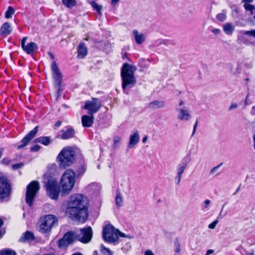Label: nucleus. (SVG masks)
Masks as SVG:
<instances>
[{"label":"nucleus","mask_w":255,"mask_h":255,"mask_svg":"<svg viewBox=\"0 0 255 255\" xmlns=\"http://www.w3.org/2000/svg\"><path fill=\"white\" fill-rule=\"evenodd\" d=\"M35 143H40L44 145H49L51 142V138L50 136H40L35 138L33 140Z\"/></svg>","instance_id":"obj_24"},{"label":"nucleus","mask_w":255,"mask_h":255,"mask_svg":"<svg viewBox=\"0 0 255 255\" xmlns=\"http://www.w3.org/2000/svg\"><path fill=\"white\" fill-rule=\"evenodd\" d=\"M165 107V102L163 101L155 100L149 103V109L154 110L158 109L164 108Z\"/></svg>","instance_id":"obj_17"},{"label":"nucleus","mask_w":255,"mask_h":255,"mask_svg":"<svg viewBox=\"0 0 255 255\" xmlns=\"http://www.w3.org/2000/svg\"><path fill=\"white\" fill-rule=\"evenodd\" d=\"M15 10L13 7L9 6L8 7L7 10L5 12V17L6 18H10L12 17V15L14 13Z\"/></svg>","instance_id":"obj_32"},{"label":"nucleus","mask_w":255,"mask_h":255,"mask_svg":"<svg viewBox=\"0 0 255 255\" xmlns=\"http://www.w3.org/2000/svg\"><path fill=\"white\" fill-rule=\"evenodd\" d=\"M216 17L219 21H223L226 19V16L224 13H220L217 14Z\"/></svg>","instance_id":"obj_40"},{"label":"nucleus","mask_w":255,"mask_h":255,"mask_svg":"<svg viewBox=\"0 0 255 255\" xmlns=\"http://www.w3.org/2000/svg\"><path fill=\"white\" fill-rule=\"evenodd\" d=\"M253 0H242V2H245V3H246V2H253Z\"/></svg>","instance_id":"obj_61"},{"label":"nucleus","mask_w":255,"mask_h":255,"mask_svg":"<svg viewBox=\"0 0 255 255\" xmlns=\"http://www.w3.org/2000/svg\"><path fill=\"white\" fill-rule=\"evenodd\" d=\"M0 255H16V254L11 249H6L0 251Z\"/></svg>","instance_id":"obj_31"},{"label":"nucleus","mask_w":255,"mask_h":255,"mask_svg":"<svg viewBox=\"0 0 255 255\" xmlns=\"http://www.w3.org/2000/svg\"><path fill=\"white\" fill-rule=\"evenodd\" d=\"M211 203V201L209 199H206L204 201V204H205V206L204 207V209H206L208 207V205H209Z\"/></svg>","instance_id":"obj_50"},{"label":"nucleus","mask_w":255,"mask_h":255,"mask_svg":"<svg viewBox=\"0 0 255 255\" xmlns=\"http://www.w3.org/2000/svg\"><path fill=\"white\" fill-rule=\"evenodd\" d=\"M116 206L117 208L122 207L123 205V199L119 189L117 190L115 198Z\"/></svg>","instance_id":"obj_26"},{"label":"nucleus","mask_w":255,"mask_h":255,"mask_svg":"<svg viewBox=\"0 0 255 255\" xmlns=\"http://www.w3.org/2000/svg\"><path fill=\"white\" fill-rule=\"evenodd\" d=\"M23 165L24 164L22 162L17 163L12 165V169L13 170H16L19 168H21L22 167H23Z\"/></svg>","instance_id":"obj_39"},{"label":"nucleus","mask_w":255,"mask_h":255,"mask_svg":"<svg viewBox=\"0 0 255 255\" xmlns=\"http://www.w3.org/2000/svg\"><path fill=\"white\" fill-rule=\"evenodd\" d=\"M102 231V238L104 241L114 245H118L119 230L107 222H105Z\"/></svg>","instance_id":"obj_7"},{"label":"nucleus","mask_w":255,"mask_h":255,"mask_svg":"<svg viewBox=\"0 0 255 255\" xmlns=\"http://www.w3.org/2000/svg\"><path fill=\"white\" fill-rule=\"evenodd\" d=\"M63 4L68 8H71L76 5L75 0H62Z\"/></svg>","instance_id":"obj_30"},{"label":"nucleus","mask_w":255,"mask_h":255,"mask_svg":"<svg viewBox=\"0 0 255 255\" xmlns=\"http://www.w3.org/2000/svg\"><path fill=\"white\" fill-rule=\"evenodd\" d=\"M34 239V234L32 232L30 231H26L23 234L22 236L20 237L19 239V241L20 242H25L32 241Z\"/></svg>","instance_id":"obj_25"},{"label":"nucleus","mask_w":255,"mask_h":255,"mask_svg":"<svg viewBox=\"0 0 255 255\" xmlns=\"http://www.w3.org/2000/svg\"><path fill=\"white\" fill-rule=\"evenodd\" d=\"M27 39V38L26 37H24L22 39L21 43V45L22 48H24V47L26 45L25 44V42H26Z\"/></svg>","instance_id":"obj_49"},{"label":"nucleus","mask_w":255,"mask_h":255,"mask_svg":"<svg viewBox=\"0 0 255 255\" xmlns=\"http://www.w3.org/2000/svg\"><path fill=\"white\" fill-rule=\"evenodd\" d=\"M121 140V138L119 136H115L114 138V143L112 145V147L114 149H116L117 147L119 146L120 141Z\"/></svg>","instance_id":"obj_34"},{"label":"nucleus","mask_w":255,"mask_h":255,"mask_svg":"<svg viewBox=\"0 0 255 255\" xmlns=\"http://www.w3.org/2000/svg\"><path fill=\"white\" fill-rule=\"evenodd\" d=\"M43 180L48 196L52 199L57 200L59 195L60 187L56 180L50 173L45 174Z\"/></svg>","instance_id":"obj_5"},{"label":"nucleus","mask_w":255,"mask_h":255,"mask_svg":"<svg viewBox=\"0 0 255 255\" xmlns=\"http://www.w3.org/2000/svg\"><path fill=\"white\" fill-rule=\"evenodd\" d=\"M183 104H184V102L182 100H179V104H178L179 106V107L182 106L183 105Z\"/></svg>","instance_id":"obj_63"},{"label":"nucleus","mask_w":255,"mask_h":255,"mask_svg":"<svg viewBox=\"0 0 255 255\" xmlns=\"http://www.w3.org/2000/svg\"><path fill=\"white\" fill-rule=\"evenodd\" d=\"M230 66L231 71L233 75L236 76L241 73L242 69L240 65L238 64L235 67L232 64H230Z\"/></svg>","instance_id":"obj_29"},{"label":"nucleus","mask_w":255,"mask_h":255,"mask_svg":"<svg viewBox=\"0 0 255 255\" xmlns=\"http://www.w3.org/2000/svg\"><path fill=\"white\" fill-rule=\"evenodd\" d=\"M220 30L219 29L215 28L212 29L211 31L215 34H218L220 32Z\"/></svg>","instance_id":"obj_54"},{"label":"nucleus","mask_w":255,"mask_h":255,"mask_svg":"<svg viewBox=\"0 0 255 255\" xmlns=\"http://www.w3.org/2000/svg\"><path fill=\"white\" fill-rule=\"evenodd\" d=\"M120 0H111V3L112 4H114L119 2Z\"/></svg>","instance_id":"obj_62"},{"label":"nucleus","mask_w":255,"mask_h":255,"mask_svg":"<svg viewBox=\"0 0 255 255\" xmlns=\"http://www.w3.org/2000/svg\"><path fill=\"white\" fill-rule=\"evenodd\" d=\"M119 237H121L122 238H126V237H127V235H126L125 234H124L119 231V234H118V241L119 240ZM119 242L118 241V243Z\"/></svg>","instance_id":"obj_52"},{"label":"nucleus","mask_w":255,"mask_h":255,"mask_svg":"<svg viewBox=\"0 0 255 255\" xmlns=\"http://www.w3.org/2000/svg\"><path fill=\"white\" fill-rule=\"evenodd\" d=\"M11 186L8 179L4 176H0V199L8 197L10 193Z\"/></svg>","instance_id":"obj_11"},{"label":"nucleus","mask_w":255,"mask_h":255,"mask_svg":"<svg viewBox=\"0 0 255 255\" xmlns=\"http://www.w3.org/2000/svg\"><path fill=\"white\" fill-rule=\"evenodd\" d=\"M219 221L218 219H216L214 221H213L212 223L209 225L208 228L211 229H214L215 227L217 224L218 223Z\"/></svg>","instance_id":"obj_43"},{"label":"nucleus","mask_w":255,"mask_h":255,"mask_svg":"<svg viewBox=\"0 0 255 255\" xmlns=\"http://www.w3.org/2000/svg\"><path fill=\"white\" fill-rule=\"evenodd\" d=\"M243 33L245 35L251 36L255 38V29L248 31H244Z\"/></svg>","instance_id":"obj_38"},{"label":"nucleus","mask_w":255,"mask_h":255,"mask_svg":"<svg viewBox=\"0 0 255 255\" xmlns=\"http://www.w3.org/2000/svg\"><path fill=\"white\" fill-rule=\"evenodd\" d=\"M48 54L52 60H53L54 59V56L52 53L49 52Z\"/></svg>","instance_id":"obj_59"},{"label":"nucleus","mask_w":255,"mask_h":255,"mask_svg":"<svg viewBox=\"0 0 255 255\" xmlns=\"http://www.w3.org/2000/svg\"><path fill=\"white\" fill-rule=\"evenodd\" d=\"M139 140V135L137 131L135 132L133 134L130 135L129 137V141L128 145L129 148L133 147L138 143Z\"/></svg>","instance_id":"obj_19"},{"label":"nucleus","mask_w":255,"mask_h":255,"mask_svg":"<svg viewBox=\"0 0 255 255\" xmlns=\"http://www.w3.org/2000/svg\"><path fill=\"white\" fill-rule=\"evenodd\" d=\"M197 125H198V121H196L194 125V127H193V132H192V135H194L195 131H196V128H197Z\"/></svg>","instance_id":"obj_51"},{"label":"nucleus","mask_w":255,"mask_h":255,"mask_svg":"<svg viewBox=\"0 0 255 255\" xmlns=\"http://www.w3.org/2000/svg\"><path fill=\"white\" fill-rule=\"evenodd\" d=\"M40 146L38 144H35L31 146L30 150L32 152H37L40 150Z\"/></svg>","instance_id":"obj_42"},{"label":"nucleus","mask_w":255,"mask_h":255,"mask_svg":"<svg viewBox=\"0 0 255 255\" xmlns=\"http://www.w3.org/2000/svg\"><path fill=\"white\" fill-rule=\"evenodd\" d=\"M88 2L91 4L93 8L96 9V1L95 0H87Z\"/></svg>","instance_id":"obj_48"},{"label":"nucleus","mask_w":255,"mask_h":255,"mask_svg":"<svg viewBox=\"0 0 255 255\" xmlns=\"http://www.w3.org/2000/svg\"><path fill=\"white\" fill-rule=\"evenodd\" d=\"M225 206V204H224V205H223L222 206V209H221V210L220 211V213L218 215V216L217 219H218H218H222L224 217V215H222V212H223V209H224Z\"/></svg>","instance_id":"obj_45"},{"label":"nucleus","mask_w":255,"mask_h":255,"mask_svg":"<svg viewBox=\"0 0 255 255\" xmlns=\"http://www.w3.org/2000/svg\"><path fill=\"white\" fill-rule=\"evenodd\" d=\"M176 110L179 113L177 116L179 120L187 121L190 118L191 115L188 110L179 107L177 108Z\"/></svg>","instance_id":"obj_16"},{"label":"nucleus","mask_w":255,"mask_h":255,"mask_svg":"<svg viewBox=\"0 0 255 255\" xmlns=\"http://www.w3.org/2000/svg\"><path fill=\"white\" fill-rule=\"evenodd\" d=\"M240 190V185L237 188L235 192L233 193V195H236Z\"/></svg>","instance_id":"obj_60"},{"label":"nucleus","mask_w":255,"mask_h":255,"mask_svg":"<svg viewBox=\"0 0 255 255\" xmlns=\"http://www.w3.org/2000/svg\"><path fill=\"white\" fill-rule=\"evenodd\" d=\"M224 31L228 35L231 34L235 30L234 27L230 23H227L223 26Z\"/></svg>","instance_id":"obj_27"},{"label":"nucleus","mask_w":255,"mask_h":255,"mask_svg":"<svg viewBox=\"0 0 255 255\" xmlns=\"http://www.w3.org/2000/svg\"><path fill=\"white\" fill-rule=\"evenodd\" d=\"M12 31V28L9 23L6 22L3 24L1 28L0 35L6 36L9 35Z\"/></svg>","instance_id":"obj_21"},{"label":"nucleus","mask_w":255,"mask_h":255,"mask_svg":"<svg viewBox=\"0 0 255 255\" xmlns=\"http://www.w3.org/2000/svg\"><path fill=\"white\" fill-rule=\"evenodd\" d=\"M38 49L37 45L33 42H31L26 45L24 48H22L27 54L31 55L34 53Z\"/></svg>","instance_id":"obj_18"},{"label":"nucleus","mask_w":255,"mask_h":255,"mask_svg":"<svg viewBox=\"0 0 255 255\" xmlns=\"http://www.w3.org/2000/svg\"><path fill=\"white\" fill-rule=\"evenodd\" d=\"M61 86H59V89L58 88H55L56 90L57 98H58L61 95Z\"/></svg>","instance_id":"obj_46"},{"label":"nucleus","mask_w":255,"mask_h":255,"mask_svg":"<svg viewBox=\"0 0 255 255\" xmlns=\"http://www.w3.org/2000/svg\"><path fill=\"white\" fill-rule=\"evenodd\" d=\"M76 173L72 169H67L63 174L60 183L62 196L68 195L73 188L75 183Z\"/></svg>","instance_id":"obj_6"},{"label":"nucleus","mask_w":255,"mask_h":255,"mask_svg":"<svg viewBox=\"0 0 255 255\" xmlns=\"http://www.w3.org/2000/svg\"><path fill=\"white\" fill-rule=\"evenodd\" d=\"M62 134L61 136V138L63 139H67L74 137L75 131L74 128H70L66 130H62Z\"/></svg>","instance_id":"obj_22"},{"label":"nucleus","mask_w":255,"mask_h":255,"mask_svg":"<svg viewBox=\"0 0 255 255\" xmlns=\"http://www.w3.org/2000/svg\"><path fill=\"white\" fill-rule=\"evenodd\" d=\"M100 252L102 255H113V253L109 248H106L103 244L100 247Z\"/></svg>","instance_id":"obj_28"},{"label":"nucleus","mask_w":255,"mask_h":255,"mask_svg":"<svg viewBox=\"0 0 255 255\" xmlns=\"http://www.w3.org/2000/svg\"><path fill=\"white\" fill-rule=\"evenodd\" d=\"M51 68L52 71V77L54 80V88H58L59 89V86H61V82L63 78L62 75L60 72L55 61H53L52 63Z\"/></svg>","instance_id":"obj_13"},{"label":"nucleus","mask_w":255,"mask_h":255,"mask_svg":"<svg viewBox=\"0 0 255 255\" xmlns=\"http://www.w3.org/2000/svg\"><path fill=\"white\" fill-rule=\"evenodd\" d=\"M251 114L253 116H255V106L252 108Z\"/></svg>","instance_id":"obj_56"},{"label":"nucleus","mask_w":255,"mask_h":255,"mask_svg":"<svg viewBox=\"0 0 255 255\" xmlns=\"http://www.w3.org/2000/svg\"><path fill=\"white\" fill-rule=\"evenodd\" d=\"M102 6L97 4V17L99 16V19L101 20L103 14L101 12Z\"/></svg>","instance_id":"obj_37"},{"label":"nucleus","mask_w":255,"mask_h":255,"mask_svg":"<svg viewBox=\"0 0 255 255\" xmlns=\"http://www.w3.org/2000/svg\"><path fill=\"white\" fill-rule=\"evenodd\" d=\"M134 40L137 44H141L145 41V36L143 33H139L137 30H133L132 31Z\"/></svg>","instance_id":"obj_23"},{"label":"nucleus","mask_w":255,"mask_h":255,"mask_svg":"<svg viewBox=\"0 0 255 255\" xmlns=\"http://www.w3.org/2000/svg\"><path fill=\"white\" fill-rule=\"evenodd\" d=\"M145 255H154V254L152 251L150 250H147L145 251Z\"/></svg>","instance_id":"obj_55"},{"label":"nucleus","mask_w":255,"mask_h":255,"mask_svg":"<svg viewBox=\"0 0 255 255\" xmlns=\"http://www.w3.org/2000/svg\"><path fill=\"white\" fill-rule=\"evenodd\" d=\"M175 252L179 253L180 251V245L178 241V239L176 238L174 241Z\"/></svg>","instance_id":"obj_36"},{"label":"nucleus","mask_w":255,"mask_h":255,"mask_svg":"<svg viewBox=\"0 0 255 255\" xmlns=\"http://www.w3.org/2000/svg\"><path fill=\"white\" fill-rule=\"evenodd\" d=\"M38 127H35L32 130L30 131L20 141V142L22 143L20 145H18L17 146V149H21L25 146H26L30 141L33 139L37 134L38 132Z\"/></svg>","instance_id":"obj_14"},{"label":"nucleus","mask_w":255,"mask_h":255,"mask_svg":"<svg viewBox=\"0 0 255 255\" xmlns=\"http://www.w3.org/2000/svg\"><path fill=\"white\" fill-rule=\"evenodd\" d=\"M11 161V160L8 158H4L1 160L0 162L3 165H8L10 163Z\"/></svg>","instance_id":"obj_41"},{"label":"nucleus","mask_w":255,"mask_h":255,"mask_svg":"<svg viewBox=\"0 0 255 255\" xmlns=\"http://www.w3.org/2000/svg\"><path fill=\"white\" fill-rule=\"evenodd\" d=\"M57 225L58 220L56 217L53 215H47L41 220L39 231L43 234H49L51 229Z\"/></svg>","instance_id":"obj_9"},{"label":"nucleus","mask_w":255,"mask_h":255,"mask_svg":"<svg viewBox=\"0 0 255 255\" xmlns=\"http://www.w3.org/2000/svg\"><path fill=\"white\" fill-rule=\"evenodd\" d=\"M222 163H221V164H220L219 165H218V166H216L214 167H213L210 171V173L211 174H214L216 171H217V170L219 168V167L220 166H221L222 165Z\"/></svg>","instance_id":"obj_44"},{"label":"nucleus","mask_w":255,"mask_h":255,"mask_svg":"<svg viewBox=\"0 0 255 255\" xmlns=\"http://www.w3.org/2000/svg\"><path fill=\"white\" fill-rule=\"evenodd\" d=\"M244 7L246 10L250 11L251 14H253V10L255 9V6L249 3H245Z\"/></svg>","instance_id":"obj_33"},{"label":"nucleus","mask_w":255,"mask_h":255,"mask_svg":"<svg viewBox=\"0 0 255 255\" xmlns=\"http://www.w3.org/2000/svg\"><path fill=\"white\" fill-rule=\"evenodd\" d=\"M75 148L72 147L63 148L58 154L56 160L60 168L65 169L72 165L76 161Z\"/></svg>","instance_id":"obj_4"},{"label":"nucleus","mask_w":255,"mask_h":255,"mask_svg":"<svg viewBox=\"0 0 255 255\" xmlns=\"http://www.w3.org/2000/svg\"><path fill=\"white\" fill-rule=\"evenodd\" d=\"M102 201L101 198H99L98 201V203H97V206H98L99 207H100L102 205Z\"/></svg>","instance_id":"obj_57"},{"label":"nucleus","mask_w":255,"mask_h":255,"mask_svg":"<svg viewBox=\"0 0 255 255\" xmlns=\"http://www.w3.org/2000/svg\"><path fill=\"white\" fill-rule=\"evenodd\" d=\"M214 253V250L210 249L207 251L206 255H212Z\"/></svg>","instance_id":"obj_53"},{"label":"nucleus","mask_w":255,"mask_h":255,"mask_svg":"<svg viewBox=\"0 0 255 255\" xmlns=\"http://www.w3.org/2000/svg\"><path fill=\"white\" fill-rule=\"evenodd\" d=\"M95 99L93 98V101H87L84 106V109L88 110V114L90 116L84 115L82 117V123L84 127H90L93 124V114L96 113Z\"/></svg>","instance_id":"obj_8"},{"label":"nucleus","mask_w":255,"mask_h":255,"mask_svg":"<svg viewBox=\"0 0 255 255\" xmlns=\"http://www.w3.org/2000/svg\"><path fill=\"white\" fill-rule=\"evenodd\" d=\"M86 171V168L83 165H81L76 171V175L77 176L83 175Z\"/></svg>","instance_id":"obj_35"},{"label":"nucleus","mask_w":255,"mask_h":255,"mask_svg":"<svg viewBox=\"0 0 255 255\" xmlns=\"http://www.w3.org/2000/svg\"><path fill=\"white\" fill-rule=\"evenodd\" d=\"M61 125V122L60 121H57V122H56V123L55 124V127H57V128H58Z\"/></svg>","instance_id":"obj_58"},{"label":"nucleus","mask_w":255,"mask_h":255,"mask_svg":"<svg viewBox=\"0 0 255 255\" xmlns=\"http://www.w3.org/2000/svg\"><path fill=\"white\" fill-rule=\"evenodd\" d=\"M237 107H238V104L237 103H232L231 104V106H230V107L229 108V111L233 110L234 109L237 108Z\"/></svg>","instance_id":"obj_47"},{"label":"nucleus","mask_w":255,"mask_h":255,"mask_svg":"<svg viewBox=\"0 0 255 255\" xmlns=\"http://www.w3.org/2000/svg\"><path fill=\"white\" fill-rule=\"evenodd\" d=\"M87 204V199L82 194H74L71 196L65 212L73 221L84 223L87 221L89 215Z\"/></svg>","instance_id":"obj_1"},{"label":"nucleus","mask_w":255,"mask_h":255,"mask_svg":"<svg viewBox=\"0 0 255 255\" xmlns=\"http://www.w3.org/2000/svg\"><path fill=\"white\" fill-rule=\"evenodd\" d=\"M246 255H255L254 252H247Z\"/></svg>","instance_id":"obj_64"},{"label":"nucleus","mask_w":255,"mask_h":255,"mask_svg":"<svg viewBox=\"0 0 255 255\" xmlns=\"http://www.w3.org/2000/svg\"><path fill=\"white\" fill-rule=\"evenodd\" d=\"M40 189V185L37 181H32L26 187V202L31 207L37 193Z\"/></svg>","instance_id":"obj_10"},{"label":"nucleus","mask_w":255,"mask_h":255,"mask_svg":"<svg viewBox=\"0 0 255 255\" xmlns=\"http://www.w3.org/2000/svg\"><path fill=\"white\" fill-rule=\"evenodd\" d=\"M93 236V231L88 226L77 231H70L64 234L63 237L57 241L60 249H64L78 241L83 244L89 243Z\"/></svg>","instance_id":"obj_2"},{"label":"nucleus","mask_w":255,"mask_h":255,"mask_svg":"<svg viewBox=\"0 0 255 255\" xmlns=\"http://www.w3.org/2000/svg\"><path fill=\"white\" fill-rule=\"evenodd\" d=\"M191 158L189 156H186L182 159V162L177 166V174L175 177V184L179 185L180 183L183 173H184Z\"/></svg>","instance_id":"obj_12"},{"label":"nucleus","mask_w":255,"mask_h":255,"mask_svg":"<svg viewBox=\"0 0 255 255\" xmlns=\"http://www.w3.org/2000/svg\"><path fill=\"white\" fill-rule=\"evenodd\" d=\"M100 108H102V111L104 113L102 115H99V126H102L108 123V119L106 114V113L108 111V109L106 107L102 106L101 104L98 103V99H97V112Z\"/></svg>","instance_id":"obj_15"},{"label":"nucleus","mask_w":255,"mask_h":255,"mask_svg":"<svg viewBox=\"0 0 255 255\" xmlns=\"http://www.w3.org/2000/svg\"><path fill=\"white\" fill-rule=\"evenodd\" d=\"M137 68L135 66L125 63L121 69V77L122 79V88L124 92L128 94L129 90L134 87L136 83V78L134 75Z\"/></svg>","instance_id":"obj_3"},{"label":"nucleus","mask_w":255,"mask_h":255,"mask_svg":"<svg viewBox=\"0 0 255 255\" xmlns=\"http://www.w3.org/2000/svg\"><path fill=\"white\" fill-rule=\"evenodd\" d=\"M77 57L82 59L85 57L87 54V49L83 42H80L77 48Z\"/></svg>","instance_id":"obj_20"}]
</instances>
